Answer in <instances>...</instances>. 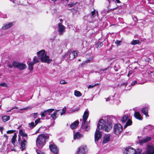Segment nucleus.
<instances>
[{"instance_id": "1", "label": "nucleus", "mask_w": 154, "mask_h": 154, "mask_svg": "<svg viewBox=\"0 0 154 154\" xmlns=\"http://www.w3.org/2000/svg\"><path fill=\"white\" fill-rule=\"evenodd\" d=\"M113 116H107L103 119H100L98 121L97 125V129H103L106 132L109 131L112 128L113 122L112 119Z\"/></svg>"}, {"instance_id": "2", "label": "nucleus", "mask_w": 154, "mask_h": 154, "mask_svg": "<svg viewBox=\"0 0 154 154\" xmlns=\"http://www.w3.org/2000/svg\"><path fill=\"white\" fill-rule=\"evenodd\" d=\"M49 134H47L39 135L36 141L37 146L39 148H42L45 143L46 140L49 138Z\"/></svg>"}, {"instance_id": "3", "label": "nucleus", "mask_w": 154, "mask_h": 154, "mask_svg": "<svg viewBox=\"0 0 154 154\" xmlns=\"http://www.w3.org/2000/svg\"><path fill=\"white\" fill-rule=\"evenodd\" d=\"M89 112L86 109L83 116V121L82 122L81 128L85 131H88L90 129V126L88 125L86 120L89 116Z\"/></svg>"}, {"instance_id": "4", "label": "nucleus", "mask_w": 154, "mask_h": 154, "mask_svg": "<svg viewBox=\"0 0 154 154\" xmlns=\"http://www.w3.org/2000/svg\"><path fill=\"white\" fill-rule=\"evenodd\" d=\"M45 51L44 50L37 52L38 57L42 62L49 63L52 61V60L49 59V56L45 54Z\"/></svg>"}, {"instance_id": "5", "label": "nucleus", "mask_w": 154, "mask_h": 154, "mask_svg": "<svg viewBox=\"0 0 154 154\" xmlns=\"http://www.w3.org/2000/svg\"><path fill=\"white\" fill-rule=\"evenodd\" d=\"M88 151V149L86 146L82 145L78 148L77 154H87Z\"/></svg>"}, {"instance_id": "6", "label": "nucleus", "mask_w": 154, "mask_h": 154, "mask_svg": "<svg viewBox=\"0 0 154 154\" xmlns=\"http://www.w3.org/2000/svg\"><path fill=\"white\" fill-rule=\"evenodd\" d=\"M123 130V127L120 124H116L114 127V132L116 135H118L121 133Z\"/></svg>"}, {"instance_id": "7", "label": "nucleus", "mask_w": 154, "mask_h": 154, "mask_svg": "<svg viewBox=\"0 0 154 154\" xmlns=\"http://www.w3.org/2000/svg\"><path fill=\"white\" fill-rule=\"evenodd\" d=\"M14 66L19 69L20 70L24 69L26 68V65L22 63H20L17 61H14L12 63Z\"/></svg>"}, {"instance_id": "8", "label": "nucleus", "mask_w": 154, "mask_h": 154, "mask_svg": "<svg viewBox=\"0 0 154 154\" xmlns=\"http://www.w3.org/2000/svg\"><path fill=\"white\" fill-rule=\"evenodd\" d=\"M65 27L61 23H59L58 26V34L60 35H63L65 32Z\"/></svg>"}, {"instance_id": "9", "label": "nucleus", "mask_w": 154, "mask_h": 154, "mask_svg": "<svg viewBox=\"0 0 154 154\" xmlns=\"http://www.w3.org/2000/svg\"><path fill=\"white\" fill-rule=\"evenodd\" d=\"M49 148L51 151L53 153L56 154L58 153V149L54 143L52 142L50 143Z\"/></svg>"}, {"instance_id": "10", "label": "nucleus", "mask_w": 154, "mask_h": 154, "mask_svg": "<svg viewBox=\"0 0 154 154\" xmlns=\"http://www.w3.org/2000/svg\"><path fill=\"white\" fill-rule=\"evenodd\" d=\"M140 137H138V138L139 142L140 144L141 145H142L143 144L149 141L152 138L151 137L147 136L146 137L142 138L140 139Z\"/></svg>"}, {"instance_id": "11", "label": "nucleus", "mask_w": 154, "mask_h": 154, "mask_svg": "<svg viewBox=\"0 0 154 154\" xmlns=\"http://www.w3.org/2000/svg\"><path fill=\"white\" fill-rule=\"evenodd\" d=\"M147 154H154V146L152 145H148L146 148Z\"/></svg>"}, {"instance_id": "12", "label": "nucleus", "mask_w": 154, "mask_h": 154, "mask_svg": "<svg viewBox=\"0 0 154 154\" xmlns=\"http://www.w3.org/2000/svg\"><path fill=\"white\" fill-rule=\"evenodd\" d=\"M101 136L102 134L101 132H100L97 129L94 136L95 142H96V141H97Z\"/></svg>"}, {"instance_id": "13", "label": "nucleus", "mask_w": 154, "mask_h": 154, "mask_svg": "<svg viewBox=\"0 0 154 154\" xmlns=\"http://www.w3.org/2000/svg\"><path fill=\"white\" fill-rule=\"evenodd\" d=\"M125 150L126 151V154H136V150L130 146L126 148Z\"/></svg>"}, {"instance_id": "14", "label": "nucleus", "mask_w": 154, "mask_h": 154, "mask_svg": "<svg viewBox=\"0 0 154 154\" xmlns=\"http://www.w3.org/2000/svg\"><path fill=\"white\" fill-rule=\"evenodd\" d=\"M98 12L96 11L95 10H94L93 11L91 12V18L92 20H91V22L93 23L96 20L94 19L97 15L98 16Z\"/></svg>"}, {"instance_id": "15", "label": "nucleus", "mask_w": 154, "mask_h": 154, "mask_svg": "<svg viewBox=\"0 0 154 154\" xmlns=\"http://www.w3.org/2000/svg\"><path fill=\"white\" fill-rule=\"evenodd\" d=\"M13 25V23H12L5 24L2 27V30H5L7 29H8L12 26Z\"/></svg>"}, {"instance_id": "16", "label": "nucleus", "mask_w": 154, "mask_h": 154, "mask_svg": "<svg viewBox=\"0 0 154 154\" xmlns=\"http://www.w3.org/2000/svg\"><path fill=\"white\" fill-rule=\"evenodd\" d=\"M149 107L148 106L143 107L141 109L142 112L146 116V117H148V109Z\"/></svg>"}, {"instance_id": "17", "label": "nucleus", "mask_w": 154, "mask_h": 154, "mask_svg": "<svg viewBox=\"0 0 154 154\" xmlns=\"http://www.w3.org/2000/svg\"><path fill=\"white\" fill-rule=\"evenodd\" d=\"M66 56H69V59L72 60L75 58L73 52L70 51L68 52L63 56V57H65Z\"/></svg>"}, {"instance_id": "18", "label": "nucleus", "mask_w": 154, "mask_h": 154, "mask_svg": "<svg viewBox=\"0 0 154 154\" xmlns=\"http://www.w3.org/2000/svg\"><path fill=\"white\" fill-rule=\"evenodd\" d=\"M110 137V134H108L105 135L104 137L103 143L104 144L107 143L109 141Z\"/></svg>"}, {"instance_id": "19", "label": "nucleus", "mask_w": 154, "mask_h": 154, "mask_svg": "<svg viewBox=\"0 0 154 154\" xmlns=\"http://www.w3.org/2000/svg\"><path fill=\"white\" fill-rule=\"evenodd\" d=\"M27 143V141L24 139L21 141L20 149L22 151H23L25 149V145Z\"/></svg>"}, {"instance_id": "20", "label": "nucleus", "mask_w": 154, "mask_h": 154, "mask_svg": "<svg viewBox=\"0 0 154 154\" xmlns=\"http://www.w3.org/2000/svg\"><path fill=\"white\" fill-rule=\"evenodd\" d=\"M79 122L78 120H76L73 123H72L70 125V128L72 129L76 128L78 125Z\"/></svg>"}, {"instance_id": "21", "label": "nucleus", "mask_w": 154, "mask_h": 154, "mask_svg": "<svg viewBox=\"0 0 154 154\" xmlns=\"http://www.w3.org/2000/svg\"><path fill=\"white\" fill-rule=\"evenodd\" d=\"M59 110L60 109L57 110H55L53 113L51 114V117L54 120L57 117V116L59 115V113L57 114V112H58Z\"/></svg>"}, {"instance_id": "22", "label": "nucleus", "mask_w": 154, "mask_h": 154, "mask_svg": "<svg viewBox=\"0 0 154 154\" xmlns=\"http://www.w3.org/2000/svg\"><path fill=\"white\" fill-rule=\"evenodd\" d=\"M134 117L137 119L141 120H142V118L139 112H135L134 114Z\"/></svg>"}, {"instance_id": "23", "label": "nucleus", "mask_w": 154, "mask_h": 154, "mask_svg": "<svg viewBox=\"0 0 154 154\" xmlns=\"http://www.w3.org/2000/svg\"><path fill=\"white\" fill-rule=\"evenodd\" d=\"M83 137V135L79 132H77L74 135V139L75 140L79 139Z\"/></svg>"}, {"instance_id": "24", "label": "nucleus", "mask_w": 154, "mask_h": 154, "mask_svg": "<svg viewBox=\"0 0 154 154\" xmlns=\"http://www.w3.org/2000/svg\"><path fill=\"white\" fill-rule=\"evenodd\" d=\"M19 133L20 135L22 137H25L27 136V134L22 129L19 130Z\"/></svg>"}, {"instance_id": "25", "label": "nucleus", "mask_w": 154, "mask_h": 154, "mask_svg": "<svg viewBox=\"0 0 154 154\" xmlns=\"http://www.w3.org/2000/svg\"><path fill=\"white\" fill-rule=\"evenodd\" d=\"M10 117L9 116H4L2 117V119L4 122H5L9 120Z\"/></svg>"}, {"instance_id": "26", "label": "nucleus", "mask_w": 154, "mask_h": 154, "mask_svg": "<svg viewBox=\"0 0 154 154\" xmlns=\"http://www.w3.org/2000/svg\"><path fill=\"white\" fill-rule=\"evenodd\" d=\"M132 124V122L131 120L130 119H128V120L126 124L124 126V129H125V128H126L127 126L131 125Z\"/></svg>"}, {"instance_id": "27", "label": "nucleus", "mask_w": 154, "mask_h": 154, "mask_svg": "<svg viewBox=\"0 0 154 154\" xmlns=\"http://www.w3.org/2000/svg\"><path fill=\"white\" fill-rule=\"evenodd\" d=\"M93 60V57H90L88 59L86 60L85 61L83 62L81 64V66H83L85 64V63H89L90 61L92 60Z\"/></svg>"}, {"instance_id": "28", "label": "nucleus", "mask_w": 154, "mask_h": 154, "mask_svg": "<svg viewBox=\"0 0 154 154\" xmlns=\"http://www.w3.org/2000/svg\"><path fill=\"white\" fill-rule=\"evenodd\" d=\"M16 134L14 133V135L13 136L11 140V142L13 145H14L15 144V142L16 141Z\"/></svg>"}, {"instance_id": "29", "label": "nucleus", "mask_w": 154, "mask_h": 154, "mask_svg": "<svg viewBox=\"0 0 154 154\" xmlns=\"http://www.w3.org/2000/svg\"><path fill=\"white\" fill-rule=\"evenodd\" d=\"M34 64L32 61L30 62L29 63L28 66L29 69L31 71H32L33 70V66Z\"/></svg>"}, {"instance_id": "30", "label": "nucleus", "mask_w": 154, "mask_h": 154, "mask_svg": "<svg viewBox=\"0 0 154 154\" xmlns=\"http://www.w3.org/2000/svg\"><path fill=\"white\" fill-rule=\"evenodd\" d=\"M128 116L125 115L121 119V121L123 123L125 122L128 119Z\"/></svg>"}, {"instance_id": "31", "label": "nucleus", "mask_w": 154, "mask_h": 154, "mask_svg": "<svg viewBox=\"0 0 154 154\" xmlns=\"http://www.w3.org/2000/svg\"><path fill=\"white\" fill-rule=\"evenodd\" d=\"M74 95L77 97H80L82 95L81 93L79 91L76 90L74 91Z\"/></svg>"}, {"instance_id": "32", "label": "nucleus", "mask_w": 154, "mask_h": 154, "mask_svg": "<svg viewBox=\"0 0 154 154\" xmlns=\"http://www.w3.org/2000/svg\"><path fill=\"white\" fill-rule=\"evenodd\" d=\"M139 42V40H133L131 42V44L132 45H135L138 44Z\"/></svg>"}, {"instance_id": "33", "label": "nucleus", "mask_w": 154, "mask_h": 154, "mask_svg": "<svg viewBox=\"0 0 154 154\" xmlns=\"http://www.w3.org/2000/svg\"><path fill=\"white\" fill-rule=\"evenodd\" d=\"M32 62H33V63L34 64L37 63L39 62V60H38V58L36 56H35L33 57V61Z\"/></svg>"}, {"instance_id": "34", "label": "nucleus", "mask_w": 154, "mask_h": 154, "mask_svg": "<svg viewBox=\"0 0 154 154\" xmlns=\"http://www.w3.org/2000/svg\"><path fill=\"white\" fill-rule=\"evenodd\" d=\"M103 45V44L102 43V42H98L97 43L96 46L97 48H100Z\"/></svg>"}, {"instance_id": "35", "label": "nucleus", "mask_w": 154, "mask_h": 154, "mask_svg": "<svg viewBox=\"0 0 154 154\" xmlns=\"http://www.w3.org/2000/svg\"><path fill=\"white\" fill-rule=\"evenodd\" d=\"M54 110V109H47L46 110H45V111L46 112L47 114H48V115H49L50 113L52 112Z\"/></svg>"}, {"instance_id": "36", "label": "nucleus", "mask_w": 154, "mask_h": 154, "mask_svg": "<svg viewBox=\"0 0 154 154\" xmlns=\"http://www.w3.org/2000/svg\"><path fill=\"white\" fill-rule=\"evenodd\" d=\"M31 116L32 118L34 119L38 117V114L37 113H32L31 115Z\"/></svg>"}, {"instance_id": "37", "label": "nucleus", "mask_w": 154, "mask_h": 154, "mask_svg": "<svg viewBox=\"0 0 154 154\" xmlns=\"http://www.w3.org/2000/svg\"><path fill=\"white\" fill-rule=\"evenodd\" d=\"M35 126V124L33 122L29 124V127L30 128H33Z\"/></svg>"}, {"instance_id": "38", "label": "nucleus", "mask_w": 154, "mask_h": 154, "mask_svg": "<svg viewBox=\"0 0 154 154\" xmlns=\"http://www.w3.org/2000/svg\"><path fill=\"white\" fill-rule=\"evenodd\" d=\"M66 110V108L65 107H64V108H63L62 109V112H59L60 113L61 115H62L63 114L65 113Z\"/></svg>"}, {"instance_id": "39", "label": "nucleus", "mask_w": 154, "mask_h": 154, "mask_svg": "<svg viewBox=\"0 0 154 154\" xmlns=\"http://www.w3.org/2000/svg\"><path fill=\"white\" fill-rule=\"evenodd\" d=\"M108 68H106L105 69L100 70L99 72L97 71V72H99L100 74H102L103 72H104V71H106L108 69Z\"/></svg>"}, {"instance_id": "40", "label": "nucleus", "mask_w": 154, "mask_h": 154, "mask_svg": "<svg viewBox=\"0 0 154 154\" xmlns=\"http://www.w3.org/2000/svg\"><path fill=\"white\" fill-rule=\"evenodd\" d=\"M77 3V2H75V3H72L70 4H69L67 5L69 6L70 7H72L73 6L75 5H76V4Z\"/></svg>"}, {"instance_id": "41", "label": "nucleus", "mask_w": 154, "mask_h": 154, "mask_svg": "<svg viewBox=\"0 0 154 154\" xmlns=\"http://www.w3.org/2000/svg\"><path fill=\"white\" fill-rule=\"evenodd\" d=\"M46 112L45 111V110L44 111V112H41V115L42 117H45L46 116Z\"/></svg>"}, {"instance_id": "42", "label": "nucleus", "mask_w": 154, "mask_h": 154, "mask_svg": "<svg viewBox=\"0 0 154 154\" xmlns=\"http://www.w3.org/2000/svg\"><path fill=\"white\" fill-rule=\"evenodd\" d=\"M0 86L3 87H7L8 85L7 84L5 83H3L0 84Z\"/></svg>"}, {"instance_id": "43", "label": "nucleus", "mask_w": 154, "mask_h": 154, "mask_svg": "<svg viewBox=\"0 0 154 154\" xmlns=\"http://www.w3.org/2000/svg\"><path fill=\"white\" fill-rule=\"evenodd\" d=\"M74 57H75V58L77 56L78 54V51H75L73 52Z\"/></svg>"}, {"instance_id": "44", "label": "nucleus", "mask_w": 154, "mask_h": 154, "mask_svg": "<svg viewBox=\"0 0 154 154\" xmlns=\"http://www.w3.org/2000/svg\"><path fill=\"white\" fill-rule=\"evenodd\" d=\"M121 42V41H119L118 40H116L115 42V43L116 44L117 46H118L119 45H120V43Z\"/></svg>"}, {"instance_id": "45", "label": "nucleus", "mask_w": 154, "mask_h": 154, "mask_svg": "<svg viewBox=\"0 0 154 154\" xmlns=\"http://www.w3.org/2000/svg\"><path fill=\"white\" fill-rule=\"evenodd\" d=\"M67 83V82H66L65 80H61L60 81V84H65Z\"/></svg>"}, {"instance_id": "46", "label": "nucleus", "mask_w": 154, "mask_h": 154, "mask_svg": "<svg viewBox=\"0 0 154 154\" xmlns=\"http://www.w3.org/2000/svg\"><path fill=\"white\" fill-rule=\"evenodd\" d=\"M40 121V118L37 119L35 121V124L36 125L38 123H39Z\"/></svg>"}, {"instance_id": "47", "label": "nucleus", "mask_w": 154, "mask_h": 154, "mask_svg": "<svg viewBox=\"0 0 154 154\" xmlns=\"http://www.w3.org/2000/svg\"><path fill=\"white\" fill-rule=\"evenodd\" d=\"M119 66H117V65H115L114 66V69L115 70L117 71L118 70V69H119Z\"/></svg>"}, {"instance_id": "48", "label": "nucleus", "mask_w": 154, "mask_h": 154, "mask_svg": "<svg viewBox=\"0 0 154 154\" xmlns=\"http://www.w3.org/2000/svg\"><path fill=\"white\" fill-rule=\"evenodd\" d=\"M15 131L11 130H8L7 131V133L8 134H12Z\"/></svg>"}, {"instance_id": "49", "label": "nucleus", "mask_w": 154, "mask_h": 154, "mask_svg": "<svg viewBox=\"0 0 154 154\" xmlns=\"http://www.w3.org/2000/svg\"><path fill=\"white\" fill-rule=\"evenodd\" d=\"M151 127V129H154V127L153 126H152L150 125H149L148 126H146L145 127V129H148L149 128V127Z\"/></svg>"}, {"instance_id": "50", "label": "nucleus", "mask_w": 154, "mask_h": 154, "mask_svg": "<svg viewBox=\"0 0 154 154\" xmlns=\"http://www.w3.org/2000/svg\"><path fill=\"white\" fill-rule=\"evenodd\" d=\"M98 85V84L97 83V84H95L94 85H89L88 86V88H93V87L95 86H96L97 85Z\"/></svg>"}, {"instance_id": "51", "label": "nucleus", "mask_w": 154, "mask_h": 154, "mask_svg": "<svg viewBox=\"0 0 154 154\" xmlns=\"http://www.w3.org/2000/svg\"><path fill=\"white\" fill-rule=\"evenodd\" d=\"M14 109H18V107L17 106H15L13 108H12L11 109L7 111V112H10Z\"/></svg>"}, {"instance_id": "52", "label": "nucleus", "mask_w": 154, "mask_h": 154, "mask_svg": "<svg viewBox=\"0 0 154 154\" xmlns=\"http://www.w3.org/2000/svg\"><path fill=\"white\" fill-rule=\"evenodd\" d=\"M137 83V81H135L133 82H132L131 83V85L132 86L135 85Z\"/></svg>"}, {"instance_id": "53", "label": "nucleus", "mask_w": 154, "mask_h": 154, "mask_svg": "<svg viewBox=\"0 0 154 154\" xmlns=\"http://www.w3.org/2000/svg\"><path fill=\"white\" fill-rule=\"evenodd\" d=\"M59 141L61 142H63L64 141V139L63 138H61L59 139Z\"/></svg>"}, {"instance_id": "54", "label": "nucleus", "mask_w": 154, "mask_h": 154, "mask_svg": "<svg viewBox=\"0 0 154 154\" xmlns=\"http://www.w3.org/2000/svg\"><path fill=\"white\" fill-rule=\"evenodd\" d=\"M36 151L37 154H41V152L40 150H37Z\"/></svg>"}, {"instance_id": "55", "label": "nucleus", "mask_w": 154, "mask_h": 154, "mask_svg": "<svg viewBox=\"0 0 154 154\" xmlns=\"http://www.w3.org/2000/svg\"><path fill=\"white\" fill-rule=\"evenodd\" d=\"M128 84L127 82H125L124 83H123L122 84V85H124V86H126Z\"/></svg>"}, {"instance_id": "56", "label": "nucleus", "mask_w": 154, "mask_h": 154, "mask_svg": "<svg viewBox=\"0 0 154 154\" xmlns=\"http://www.w3.org/2000/svg\"><path fill=\"white\" fill-rule=\"evenodd\" d=\"M12 66H13V65H12L11 64H8V66L9 67V68H12Z\"/></svg>"}, {"instance_id": "57", "label": "nucleus", "mask_w": 154, "mask_h": 154, "mask_svg": "<svg viewBox=\"0 0 154 154\" xmlns=\"http://www.w3.org/2000/svg\"><path fill=\"white\" fill-rule=\"evenodd\" d=\"M110 97H109L106 98V101H109L110 99Z\"/></svg>"}, {"instance_id": "58", "label": "nucleus", "mask_w": 154, "mask_h": 154, "mask_svg": "<svg viewBox=\"0 0 154 154\" xmlns=\"http://www.w3.org/2000/svg\"><path fill=\"white\" fill-rule=\"evenodd\" d=\"M27 109V108H24L20 109V110H26Z\"/></svg>"}, {"instance_id": "59", "label": "nucleus", "mask_w": 154, "mask_h": 154, "mask_svg": "<svg viewBox=\"0 0 154 154\" xmlns=\"http://www.w3.org/2000/svg\"><path fill=\"white\" fill-rule=\"evenodd\" d=\"M3 128L0 127V131H1L2 133Z\"/></svg>"}, {"instance_id": "60", "label": "nucleus", "mask_w": 154, "mask_h": 154, "mask_svg": "<svg viewBox=\"0 0 154 154\" xmlns=\"http://www.w3.org/2000/svg\"><path fill=\"white\" fill-rule=\"evenodd\" d=\"M116 3H120V2L119 0H116Z\"/></svg>"}, {"instance_id": "61", "label": "nucleus", "mask_w": 154, "mask_h": 154, "mask_svg": "<svg viewBox=\"0 0 154 154\" xmlns=\"http://www.w3.org/2000/svg\"><path fill=\"white\" fill-rule=\"evenodd\" d=\"M64 58H66L67 59H69V56H66V57H63Z\"/></svg>"}, {"instance_id": "62", "label": "nucleus", "mask_w": 154, "mask_h": 154, "mask_svg": "<svg viewBox=\"0 0 154 154\" xmlns=\"http://www.w3.org/2000/svg\"><path fill=\"white\" fill-rule=\"evenodd\" d=\"M106 1L108 2L109 4L111 2V1L110 0H106Z\"/></svg>"}, {"instance_id": "63", "label": "nucleus", "mask_w": 154, "mask_h": 154, "mask_svg": "<svg viewBox=\"0 0 154 154\" xmlns=\"http://www.w3.org/2000/svg\"><path fill=\"white\" fill-rule=\"evenodd\" d=\"M131 74V73H130V72H129L128 73V74L127 76L128 77H129L130 75Z\"/></svg>"}, {"instance_id": "64", "label": "nucleus", "mask_w": 154, "mask_h": 154, "mask_svg": "<svg viewBox=\"0 0 154 154\" xmlns=\"http://www.w3.org/2000/svg\"><path fill=\"white\" fill-rule=\"evenodd\" d=\"M151 73H152V75L154 77V72H151Z\"/></svg>"}]
</instances>
